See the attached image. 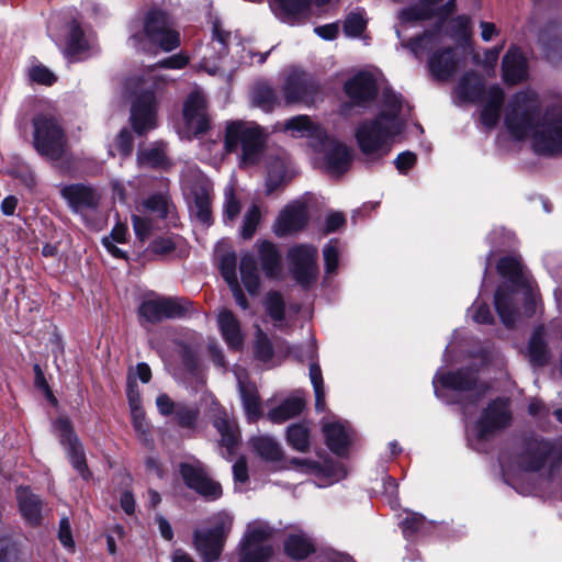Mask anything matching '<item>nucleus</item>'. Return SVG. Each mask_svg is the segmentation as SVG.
<instances>
[{
  "mask_svg": "<svg viewBox=\"0 0 562 562\" xmlns=\"http://www.w3.org/2000/svg\"><path fill=\"white\" fill-rule=\"evenodd\" d=\"M540 116L538 95L531 91L518 92L509 102L505 125L516 139L531 136L535 153L543 156L562 155V116L546 113Z\"/></svg>",
  "mask_w": 562,
  "mask_h": 562,
  "instance_id": "obj_1",
  "label": "nucleus"
},
{
  "mask_svg": "<svg viewBox=\"0 0 562 562\" xmlns=\"http://www.w3.org/2000/svg\"><path fill=\"white\" fill-rule=\"evenodd\" d=\"M33 146L44 158L56 161L67 156L68 138L59 121L49 114H38L32 120Z\"/></svg>",
  "mask_w": 562,
  "mask_h": 562,
  "instance_id": "obj_2",
  "label": "nucleus"
},
{
  "mask_svg": "<svg viewBox=\"0 0 562 562\" xmlns=\"http://www.w3.org/2000/svg\"><path fill=\"white\" fill-rule=\"evenodd\" d=\"M385 113L378 117L361 123L357 130L356 137L361 151L364 155L386 154L390 150V140L403 130L400 120L389 119Z\"/></svg>",
  "mask_w": 562,
  "mask_h": 562,
  "instance_id": "obj_3",
  "label": "nucleus"
},
{
  "mask_svg": "<svg viewBox=\"0 0 562 562\" xmlns=\"http://www.w3.org/2000/svg\"><path fill=\"white\" fill-rule=\"evenodd\" d=\"M156 85L155 77L140 79L135 83L130 120L134 132L138 135H144L157 126Z\"/></svg>",
  "mask_w": 562,
  "mask_h": 562,
  "instance_id": "obj_4",
  "label": "nucleus"
},
{
  "mask_svg": "<svg viewBox=\"0 0 562 562\" xmlns=\"http://www.w3.org/2000/svg\"><path fill=\"white\" fill-rule=\"evenodd\" d=\"M239 146L241 147V165L257 164L265 146L262 131L247 122H231L225 132V149L233 153Z\"/></svg>",
  "mask_w": 562,
  "mask_h": 562,
  "instance_id": "obj_5",
  "label": "nucleus"
},
{
  "mask_svg": "<svg viewBox=\"0 0 562 562\" xmlns=\"http://www.w3.org/2000/svg\"><path fill=\"white\" fill-rule=\"evenodd\" d=\"M232 525V517L218 514L213 518L212 528L194 531L193 546L204 562H215L220 559Z\"/></svg>",
  "mask_w": 562,
  "mask_h": 562,
  "instance_id": "obj_6",
  "label": "nucleus"
},
{
  "mask_svg": "<svg viewBox=\"0 0 562 562\" xmlns=\"http://www.w3.org/2000/svg\"><path fill=\"white\" fill-rule=\"evenodd\" d=\"M553 450L554 447L550 441L542 438H530L524 442L521 450L514 457L513 464L507 463L504 457L499 459V462L503 468L508 470L516 467L520 471L538 472L547 464L552 468Z\"/></svg>",
  "mask_w": 562,
  "mask_h": 562,
  "instance_id": "obj_7",
  "label": "nucleus"
},
{
  "mask_svg": "<svg viewBox=\"0 0 562 562\" xmlns=\"http://www.w3.org/2000/svg\"><path fill=\"white\" fill-rule=\"evenodd\" d=\"M193 312V303L186 297H156L142 302L138 307L140 323H159L166 318H180Z\"/></svg>",
  "mask_w": 562,
  "mask_h": 562,
  "instance_id": "obj_8",
  "label": "nucleus"
},
{
  "mask_svg": "<svg viewBox=\"0 0 562 562\" xmlns=\"http://www.w3.org/2000/svg\"><path fill=\"white\" fill-rule=\"evenodd\" d=\"M144 34L165 52H170L180 45V35L175 30L170 15L162 10H150L144 19Z\"/></svg>",
  "mask_w": 562,
  "mask_h": 562,
  "instance_id": "obj_9",
  "label": "nucleus"
},
{
  "mask_svg": "<svg viewBox=\"0 0 562 562\" xmlns=\"http://www.w3.org/2000/svg\"><path fill=\"white\" fill-rule=\"evenodd\" d=\"M319 85L305 71L292 69L285 77L281 87L284 105L302 103L313 104L319 94Z\"/></svg>",
  "mask_w": 562,
  "mask_h": 562,
  "instance_id": "obj_10",
  "label": "nucleus"
},
{
  "mask_svg": "<svg viewBox=\"0 0 562 562\" xmlns=\"http://www.w3.org/2000/svg\"><path fill=\"white\" fill-rule=\"evenodd\" d=\"M184 186L191 202V212L199 222L210 225L212 222L211 181L200 171H194L184 180Z\"/></svg>",
  "mask_w": 562,
  "mask_h": 562,
  "instance_id": "obj_11",
  "label": "nucleus"
},
{
  "mask_svg": "<svg viewBox=\"0 0 562 562\" xmlns=\"http://www.w3.org/2000/svg\"><path fill=\"white\" fill-rule=\"evenodd\" d=\"M271 536L272 529L267 525L249 526L238 562H266L272 554Z\"/></svg>",
  "mask_w": 562,
  "mask_h": 562,
  "instance_id": "obj_12",
  "label": "nucleus"
},
{
  "mask_svg": "<svg viewBox=\"0 0 562 562\" xmlns=\"http://www.w3.org/2000/svg\"><path fill=\"white\" fill-rule=\"evenodd\" d=\"M497 271L507 278L516 288L525 290V315L531 317L536 312V296L532 291L531 281L524 273L520 259L516 257H504L497 263Z\"/></svg>",
  "mask_w": 562,
  "mask_h": 562,
  "instance_id": "obj_13",
  "label": "nucleus"
},
{
  "mask_svg": "<svg viewBox=\"0 0 562 562\" xmlns=\"http://www.w3.org/2000/svg\"><path fill=\"white\" fill-rule=\"evenodd\" d=\"M291 271L294 279L302 285H307L317 276V248L312 245H299L288 252Z\"/></svg>",
  "mask_w": 562,
  "mask_h": 562,
  "instance_id": "obj_14",
  "label": "nucleus"
},
{
  "mask_svg": "<svg viewBox=\"0 0 562 562\" xmlns=\"http://www.w3.org/2000/svg\"><path fill=\"white\" fill-rule=\"evenodd\" d=\"M510 420L512 414L508 402L505 400L493 401L484 409L476 424L479 436L481 438H487L496 431L507 427L510 424Z\"/></svg>",
  "mask_w": 562,
  "mask_h": 562,
  "instance_id": "obj_15",
  "label": "nucleus"
},
{
  "mask_svg": "<svg viewBox=\"0 0 562 562\" xmlns=\"http://www.w3.org/2000/svg\"><path fill=\"white\" fill-rule=\"evenodd\" d=\"M180 473L187 486L203 497L217 499L222 495L220 483L211 480L201 467L182 463Z\"/></svg>",
  "mask_w": 562,
  "mask_h": 562,
  "instance_id": "obj_16",
  "label": "nucleus"
},
{
  "mask_svg": "<svg viewBox=\"0 0 562 562\" xmlns=\"http://www.w3.org/2000/svg\"><path fill=\"white\" fill-rule=\"evenodd\" d=\"M60 194L67 201L69 207L80 214L88 210H95L101 199L97 189L85 183L65 186L61 188Z\"/></svg>",
  "mask_w": 562,
  "mask_h": 562,
  "instance_id": "obj_17",
  "label": "nucleus"
},
{
  "mask_svg": "<svg viewBox=\"0 0 562 562\" xmlns=\"http://www.w3.org/2000/svg\"><path fill=\"white\" fill-rule=\"evenodd\" d=\"M184 120L194 134L204 133L209 128L210 120L206 112V99L200 91L191 92L183 106Z\"/></svg>",
  "mask_w": 562,
  "mask_h": 562,
  "instance_id": "obj_18",
  "label": "nucleus"
},
{
  "mask_svg": "<svg viewBox=\"0 0 562 562\" xmlns=\"http://www.w3.org/2000/svg\"><path fill=\"white\" fill-rule=\"evenodd\" d=\"M307 218V211L304 204H290L280 213L273 231L279 237L297 233L306 226Z\"/></svg>",
  "mask_w": 562,
  "mask_h": 562,
  "instance_id": "obj_19",
  "label": "nucleus"
},
{
  "mask_svg": "<svg viewBox=\"0 0 562 562\" xmlns=\"http://www.w3.org/2000/svg\"><path fill=\"white\" fill-rule=\"evenodd\" d=\"M428 68L436 80H448L458 68L454 48L446 47L436 49L429 57Z\"/></svg>",
  "mask_w": 562,
  "mask_h": 562,
  "instance_id": "obj_20",
  "label": "nucleus"
},
{
  "mask_svg": "<svg viewBox=\"0 0 562 562\" xmlns=\"http://www.w3.org/2000/svg\"><path fill=\"white\" fill-rule=\"evenodd\" d=\"M256 248L263 274L269 279H279L282 274V255L277 245L269 240H258Z\"/></svg>",
  "mask_w": 562,
  "mask_h": 562,
  "instance_id": "obj_21",
  "label": "nucleus"
},
{
  "mask_svg": "<svg viewBox=\"0 0 562 562\" xmlns=\"http://www.w3.org/2000/svg\"><path fill=\"white\" fill-rule=\"evenodd\" d=\"M345 91L356 104L371 101L378 91L375 79L369 72H359L345 83Z\"/></svg>",
  "mask_w": 562,
  "mask_h": 562,
  "instance_id": "obj_22",
  "label": "nucleus"
},
{
  "mask_svg": "<svg viewBox=\"0 0 562 562\" xmlns=\"http://www.w3.org/2000/svg\"><path fill=\"white\" fill-rule=\"evenodd\" d=\"M212 424L221 436L220 445L226 448L228 454H233L240 438L236 420L226 411L218 409L213 417Z\"/></svg>",
  "mask_w": 562,
  "mask_h": 562,
  "instance_id": "obj_23",
  "label": "nucleus"
},
{
  "mask_svg": "<svg viewBox=\"0 0 562 562\" xmlns=\"http://www.w3.org/2000/svg\"><path fill=\"white\" fill-rule=\"evenodd\" d=\"M351 164L349 148L338 142H330L325 154L326 170L333 176H340L346 172Z\"/></svg>",
  "mask_w": 562,
  "mask_h": 562,
  "instance_id": "obj_24",
  "label": "nucleus"
},
{
  "mask_svg": "<svg viewBox=\"0 0 562 562\" xmlns=\"http://www.w3.org/2000/svg\"><path fill=\"white\" fill-rule=\"evenodd\" d=\"M504 80L509 85L522 81L527 76V65L518 48H510L502 60Z\"/></svg>",
  "mask_w": 562,
  "mask_h": 562,
  "instance_id": "obj_25",
  "label": "nucleus"
},
{
  "mask_svg": "<svg viewBox=\"0 0 562 562\" xmlns=\"http://www.w3.org/2000/svg\"><path fill=\"white\" fill-rule=\"evenodd\" d=\"M19 507L24 519L31 525H38L42 520L43 502L27 487L16 490Z\"/></svg>",
  "mask_w": 562,
  "mask_h": 562,
  "instance_id": "obj_26",
  "label": "nucleus"
},
{
  "mask_svg": "<svg viewBox=\"0 0 562 562\" xmlns=\"http://www.w3.org/2000/svg\"><path fill=\"white\" fill-rule=\"evenodd\" d=\"M323 432L326 438V445L334 453L344 456L350 445V431L341 423H326L323 425Z\"/></svg>",
  "mask_w": 562,
  "mask_h": 562,
  "instance_id": "obj_27",
  "label": "nucleus"
},
{
  "mask_svg": "<svg viewBox=\"0 0 562 562\" xmlns=\"http://www.w3.org/2000/svg\"><path fill=\"white\" fill-rule=\"evenodd\" d=\"M484 101L485 104L482 110L481 120L486 127L492 128L499 120L501 109L504 102L503 90L498 86L490 87Z\"/></svg>",
  "mask_w": 562,
  "mask_h": 562,
  "instance_id": "obj_28",
  "label": "nucleus"
},
{
  "mask_svg": "<svg viewBox=\"0 0 562 562\" xmlns=\"http://www.w3.org/2000/svg\"><path fill=\"white\" fill-rule=\"evenodd\" d=\"M495 307L505 326L512 327L516 324L519 313L514 304L513 291L499 288L495 293Z\"/></svg>",
  "mask_w": 562,
  "mask_h": 562,
  "instance_id": "obj_29",
  "label": "nucleus"
},
{
  "mask_svg": "<svg viewBox=\"0 0 562 562\" xmlns=\"http://www.w3.org/2000/svg\"><path fill=\"white\" fill-rule=\"evenodd\" d=\"M442 386L456 391H470L476 385V375L472 369H460L441 374L439 378Z\"/></svg>",
  "mask_w": 562,
  "mask_h": 562,
  "instance_id": "obj_30",
  "label": "nucleus"
},
{
  "mask_svg": "<svg viewBox=\"0 0 562 562\" xmlns=\"http://www.w3.org/2000/svg\"><path fill=\"white\" fill-rule=\"evenodd\" d=\"M218 326L221 333L233 349H239L243 345V336L240 333L239 322L233 315L231 311H223L218 315Z\"/></svg>",
  "mask_w": 562,
  "mask_h": 562,
  "instance_id": "obj_31",
  "label": "nucleus"
},
{
  "mask_svg": "<svg viewBox=\"0 0 562 562\" xmlns=\"http://www.w3.org/2000/svg\"><path fill=\"white\" fill-rule=\"evenodd\" d=\"M249 443L252 450L267 461H279L282 459L283 451L279 442L271 436L259 435L251 437Z\"/></svg>",
  "mask_w": 562,
  "mask_h": 562,
  "instance_id": "obj_32",
  "label": "nucleus"
},
{
  "mask_svg": "<svg viewBox=\"0 0 562 562\" xmlns=\"http://www.w3.org/2000/svg\"><path fill=\"white\" fill-rule=\"evenodd\" d=\"M304 406L305 402L301 397L292 396L270 409L267 416L273 424H281L300 415Z\"/></svg>",
  "mask_w": 562,
  "mask_h": 562,
  "instance_id": "obj_33",
  "label": "nucleus"
},
{
  "mask_svg": "<svg viewBox=\"0 0 562 562\" xmlns=\"http://www.w3.org/2000/svg\"><path fill=\"white\" fill-rule=\"evenodd\" d=\"M284 551L293 560H303L315 551V547L305 533H290L284 541Z\"/></svg>",
  "mask_w": 562,
  "mask_h": 562,
  "instance_id": "obj_34",
  "label": "nucleus"
},
{
  "mask_svg": "<svg viewBox=\"0 0 562 562\" xmlns=\"http://www.w3.org/2000/svg\"><path fill=\"white\" fill-rule=\"evenodd\" d=\"M89 49V44L85 37L83 31L77 24H72L69 30V34L66 41V47L64 50L65 56L70 61H78L83 59L82 56Z\"/></svg>",
  "mask_w": 562,
  "mask_h": 562,
  "instance_id": "obj_35",
  "label": "nucleus"
},
{
  "mask_svg": "<svg viewBox=\"0 0 562 562\" xmlns=\"http://www.w3.org/2000/svg\"><path fill=\"white\" fill-rule=\"evenodd\" d=\"M528 357L532 366L542 367L549 360V351L544 341V329L538 327L531 335L528 345Z\"/></svg>",
  "mask_w": 562,
  "mask_h": 562,
  "instance_id": "obj_36",
  "label": "nucleus"
},
{
  "mask_svg": "<svg viewBox=\"0 0 562 562\" xmlns=\"http://www.w3.org/2000/svg\"><path fill=\"white\" fill-rule=\"evenodd\" d=\"M239 392L248 422H256L261 416V404L257 389L239 380Z\"/></svg>",
  "mask_w": 562,
  "mask_h": 562,
  "instance_id": "obj_37",
  "label": "nucleus"
},
{
  "mask_svg": "<svg viewBox=\"0 0 562 562\" xmlns=\"http://www.w3.org/2000/svg\"><path fill=\"white\" fill-rule=\"evenodd\" d=\"M241 281L250 294H256L259 290L260 279L257 261L252 255H245L240 260Z\"/></svg>",
  "mask_w": 562,
  "mask_h": 562,
  "instance_id": "obj_38",
  "label": "nucleus"
},
{
  "mask_svg": "<svg viewBox=\"0 0 562 562\" xmlns=\"http://www.w3.org/2000/svg\"><path fill=\"white\" fill-rule=\"evenodd\" d=\"M311 429L307 423L292 424L286 430L288 443L299 452H307L310 450Z\"/></svg>",
  "mask_w": 562,
  "mask_h": 562,
  "instance_id": "obj_39",
  "label": "nucleus"
},
{
  "mask_svg": "<svg viewBox=\"0 0 562 562\" xmlns=\"http://www.w3.org/2000/svg\"><path fill=\"white\" fill-rule=\"evenodd\" d=\"M459 88L463 98L470 101H477L482 99L483 94L486 95V91H484L482 82L473 72L467 74L462 77Z\"/></svg>",
  "mask_w": 562,
  "mask_h": 562,
  "instance_id": "obj_40",
  "label": "nucleus"
},
{
  "mask_svg": "<svg viewBox=\"0 0 562 562\" xmlns=\"http://www.w3.org/2000/svg\"><path fill=\"white\" fill-rule=\"evenodd\" d=\"M440 43L439 32H426L420 36L413 37L408 41L407 46L415 56H420L425 52L435 49Z\"/></svg>",
  "mask_w": 562,
  "mask_h": 562,
  "instance_id": "obj_41",
  "label": "nucleus"
},
{
  "mask_svg": "<svg viewBox=\"0 0 562 562\" xmlns=\"http://www.w3.org/2000/svg\"><path fill=\"white\" fill-rule=\"evenodd\" d=\"M252 102L265 111H271L280 105L276 91L267 85H258L252 91Z\"/></svg>",
  "mask_w": 562,
  "mask_h": 562,
  "instance_id": "obj_42",
  "label": "nucleus"
},
{
  "mask_svg": "<svg viewBox=\"0 0 562 562\" xmlns=\"http://www.w3.org/2000/svg\"><path fill=\"white\" fill-rule=\"evenodd\" d=\"M284 130L292 132L293 136H305L312 135L315 126L313 125L310 116L296 115L284 122Z\"/></svg>",
  "mask_w": 562,
  "mask_h": 562,
  "instance_id": "obj_43",
  "label": "nucleus"
},
{
  "mask_svg": "<svg viewBox=\"0 0 562 562\" xmlns=\"http://www.w3.org/2000/svg\"><path fill=\"white\" fill-rule=\"evenodd\" d=\"M199 409L193 406H189L182 403H177L175 416L177 423L183 428H192L199 417Z\"/></svg>",
  "mask_w": 562,
  "mask_h": 562,
  "instance_id": "obj_44",
  "label": "nucleus"
},
{
  "mask_svg": "<svg viewBox=\"0 0 562 562\" xmlns=\"http://www.w3.org/2000/svg\"><path fill=\"white\" fill-rule=\"evenodd\" d=\"M266 310L274 323H281L284 319L285 304L282 295L278 292H271L266 300Z\"/></svg>",
  "mask_w": 562,
  "mask_h": 562,
  "instance_id": "obj_45",
  "label": "nucleus"
},
{
  "mask_svg": "<svg viewBox=\"0 0 562 562\" xmlns=\"http://www.w3.org/2000/svg\"><path fill=\"white\" fill-rule=\"evenodd\" d=\"M224 198V216L229 221H234L240 213L241 204L235 194L233 186L225 188Z\"/></svg>",
  "mask_w": 562,
  "mask_h": 562,
  "instance_id": "obj_46",
  "label": "nucleus"
},
{
  "mask_svg": "<svg viewBox=\"0 0 562 562\" xmlns=\"http://www.w3.org/2000/svg\"><path fill=\"white\" fill-rule=\"evenodd\" d=\"M280 14L294 16L305 12L311 4V0H276Z\"/></svg>",
  "mask_w": 562,
  "mask_h": 562,
  "instance_id": "obj_47",
  "label": "nucleus"
},
{
  "mask_svg": "<svg viewBox=\"0 0 562 562\" xmlns=\"http://www.w3.org/2000/svg\"><path fill=\"white\" fill-rule=\"evenodd\" d=\"M165 151L159 146L143 150L138 154V162L144 167H159L165 162Z\"/></svg>",
  "mask_w": 562,
  "mask_h": 562,
  "instance_id": "obj_48",
  "label": "nucleus"
},
{
  "mask_svg": "<svg viewBox=\"0 0 562 562\" xmlns=\"http://www.w3.org/2000/svg\"><path fill=\"white\" fill-rule=\"evenodd\" d=\"M260 217H261L260 211L257 205H252L246 212V214L244 216L243 227H241V236L245 239H250L254 236V234L257 229V226L260 223Z\"/></svg>",
  "mask_w": 562,
  "mask_h": 562,
  "instance_id": "obj_49",
  "label": "nucleus"
},
{
  "mask_svg": "<svg viewBox=\"0 0 562 562\" xmlns=\"http://www.w3.org/2000/svg\"><path fill=\"white\" fill-rule=\"evenodd\" d=\"M177 248V241L171 236H161L155 238L148 246V251L156 256H167L175 251Z\"/></svg>",
  "mask_w": 562,
  "mask_h": 562,
  "instance_id": "obj_50",
  "label": "nucleus"
},
{
  "mask_svg": "<svg viewBox=\"0 0 562 562\" xmlns=\"http://www.w3.org/2000/svg\"><path fill=\"white\" fill-rule=\"evenodd\" d=\"M273 348L267 335L258 329L255 341V356L261 361H268L272 358Z\"/></svg>",
  "mask_w": 562,
  "mask_h": 562,
  "instance_id": "obj_51",
  "label": "nucleus"
},
{
  "mask_svg": "<svg viewBox=\"0 0 562 562\" xmlns=\"http://www.w3.org/2000/svg\"><path fill=\"white\" fill-rule=\"evenodd\" d=\"M146 207L156 213L159 217H167L173 207L169 200L162 194H156L147 199Z\"/></svg>",
  "mask_w": 562,
  "mask_h": 562,
  "instance_id": "obj_52",
  "label": "nucleus"
},
{
  "mask_svg": "<svg viewBox=\"0 0 562 562\" xmlns=\"http://www.w3.org/2000/svg\"><path fill=\"white\" fill-rule=\"evenodd\" d=\"M383 102L385 110H383L381 113H385L386 119L384 122H386L389 119L398 120L397 115L402 109L401 98L394 92L386 90L383 93Z\"/></svg>",
  "mask_w": 562,
  "mask_h": 562,
  "instance_id": "obj_53",
  "label": "nucleus"
},
{
  "mask_svg": "<svg viewBox=\"0 0 562 562\" xmlns=\"http://www.w3.org/2000/svg\"><path fill=\"white\" fill-rule=\"evenodd\" d=\"M221 273L228 285L237 283L236 277V256L234 254H227L221 259Z\"/></svg>",
  "mask_w": 562,
  "mask_h": 562,
  "instance_id": "obj_54",
  "label": "nucleus"
},
{
  "mask_svg": "<svg viewBox=\"0 0 562 562\" xmlns=\"http://www.w3.org/2000/svg\"><path fill=\"white\" fill-rule=\"evenodd\" d=\"M283 178L284 167L281 162H277L268 171V177L266 180L267 194H271L273 191H276L281 186Z\"/></svg>",
  "mask_w": 562,
  "mask_h": 562,
  "instance_id": "obj_55",
  "label": "nucleus"
},
{
  "mask_svg": "<svg viewBox=\"0 0 562 562\" xmlns=\"http://www.w3.org/2000/svg\"><path fill=\"white\" fill-rule=\"evenodd\" d=\"M366 27V20L360 13H350L344 23V32L348 36H359Z\"/></svg>",
  "mask_w": 562,
  "mask_h": 562,
  "instance_id": "obj_56",
  "label": "nucleus"
},
{
  "mask_svg": "<svg viewBox=\"0 0 562 562\" xmlns=\"http://www.w3.org/2000/svg\"><path fill=\"white\" fill-rule=\"evenodd\" d=\"M69 458L72 467L81 474L85 475L87 471L86 458L79 441L72 442L68 446Z\"/></svg>",
  "mask_w": 562,
  "mask_h": 562,
  "instance_id": "obj_57",
  "label": "nucleus"
},
{
  "mask_svg": "<svg viewBox=\"0 0 562 562\" xmlns=\"http://www.w3.org/2000/svg\"><path fill=\"white\" fill-rule=\"evenodd\" d=\"M431 16L430 9L424 5H416L404 9L400 13V18L404 22H414L427 20Z\"/></svg>",
  "mask_w": 562,
  "mask_h": 562,
  "instance_id": "obj_58",
  "label": "nucleus"
},
{
  "mask_svg": "<svg viewBox=\"0 0 562 562\" xmlns=\"http://www.w3.org/2000/svg\"><path fill=\"white\" fill-rule=\"evenodd\" d=\"M29 75L32 81L40 85L50 86L56 81V76L43 65L32 67Z\"/></svg>",
  "mask_w": 562,
  "mask_h": 562,
  "instance_id": "obj_59",
  "label": "nucleus"
},
{
  "mask_svg": "<svg viewBox=\"0 0 562 562\" xmlns=\"http://www.w3.org/2000/svg\"><path fill=\"white\" fill-rule=\"evenodd\" d=\"M325 269L327 273H334L338 268L339 250L336 243L330 241L323 250Z\"/></svg>",
  "mask_w": 562,
  "mask_h": 562,
  "instance_id": "obj_60",
  "label": "nucleus"
},
{
  "mask_svg": "<svg viewBox=\"0 0 562 562\" xmlns=\"http://www.w3.org/2000/svg\"><path fill=\"white\" fill-rule=\"evenodd\" d=\"M56 431L59 434L60 441L64 445H71L72 442H77L78 439L74 434L71 424L66 418H59L54 424Z\"/></svg>",
  "mask_w": 562,
  "mask_h": 562,
  "instance_id": "obj_61",
  "label": "nucleus"
},
{
  "mask_svg": "<svg viewBox=\"0 0 562 562\" xmlns=\"http://www.w3.org/2000/svg\"><path fill=\"white\" fill-rule=\"evenodd\" d=\"M33 370H34V385L35 387L42 390L47 400L52 401L53 403H56V398L54 397L53 395V392L46 381V378L44 375V372L42 370V368L40 367V364H34L33 367Z\"/></svg>",
  "mask_w": 562,
  "mask_h": 562,
  "instance_id": "obj_62",
  "label": "nucleus"
},
{
  "mask_svg": "<svg viewBox=\"0 0 562 562\" xmlns=\"http://www.w3.org/2000/svg\"><path fill=\"white\" fill-rule=\"evenodd\" d=\"M133 227L135 235L142 241H144L150 234L151 223L149 220L134 215L132 217Z\"/></svg>",
  "mask_w": 562,
  "mask_h": 562,
  "instance_id": "obj_63",
  "label": "nucleus"
},
{
  "mask_svg": "<svg viewBox=\"0 0 562 562\" xmlns=\"http://www.w3.org/2000/svg\"><path fill=\"white\" fill-rule=\"evenodd\" d=\"M233 474L235 481L245 483L248 481V464L245 457H240L233 465Z\"/></svg>",
  "mask_w": 562,
  "mask_h": 562,
  "instance_id": "obj_64",
  "label": "nucleus"
}]
</instances>
